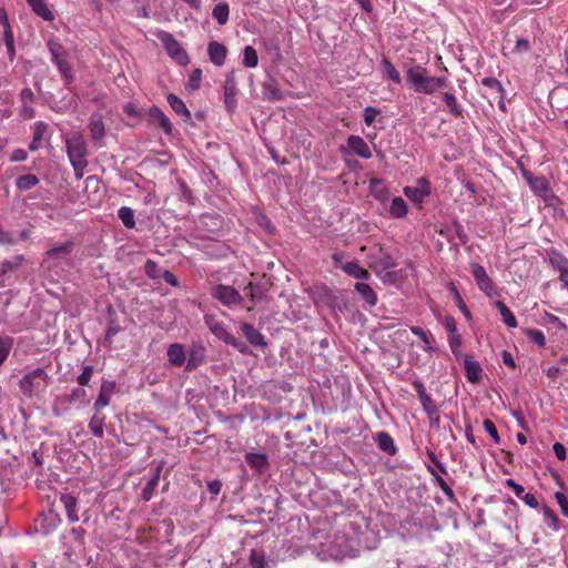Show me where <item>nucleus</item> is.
Segmentation results:
<instances>
[{
	"label": "nucleus",
	"instance_id": "1",
	"mask_svg": "<svg viewBox=\"0 0 568 568\" xmlns=\"http://www.w3.org/2000/svg\"><path fill=\"white\" fill-rule=\"evenodd\" d=\"M407 82L418 93L433 94L447 84V78L435 77L420 64H415L406 70Z\"/></svg>",
	"mask_w": 568,
	"mask_h": 568
},
{
	"label": "nucleus",
	"instance_id": "2",
	"mask_svg": "<svg viewBox=\"0 0 568 568\" xmlns=\"http://www.w3.org/2000/svg\"><path fill=\"white\" fill-rule=\"evenodd\" d=\"M363 261L368 267L377 273L395 267L394 258L376 243L365 240L357 250V262Z\"/></svg>",
	"mask_w": 568,
	"mask_h": 568
},
{
	"label": "nucleus",
	"instance_id": "3",
	"mask_svg": "<svg viewBox=\"0 0 568 568\" xmlns=\"http://www.w3.org/2000/svg\"><path fill=\"white\" fill-rule=\"evenodd\" d=\"M67 154L77 179H82L88 166V146L81 133L74 132L65 139Z\"/></svg>",
	"mask_w": 568,
	"mask_h": 568
},
{
	"label": "nucleus",
	"instance_id": "4",
	"mask_svg": "<svg viewBox=\"0 0 568 568\" xmlns=\"http://www.w3.org/2000/svg\"><path fill=\"white\" fill-rule=\"evenodd\" d=\"M47 47L49 52L51 53V61L58 68L61 77L65 81L67 84L73 81V73L71 64L69 63L70 54L68 50L63 47L60 39L57 37H51L47 41Z\"/></svg>",
	"mask_w": 568,
	"mask_h": 568
},
{
	"label": "nucleus",
	"instance_id": "5",
	"mask_svg": "<svg viewBox=\"0 0 568 568\" xmlns=\"http://www.w3.org/2000/svg\"><path fill=\"white\" fill-rule=\"evenodd\" d=\"M49 379L48 373L38 367L27 374L19 382V388L23 396L32 397L36 392L43 388Z\"/></svg>",
	"mask_w": 568,
	"mask_h": 568
},
{
	"label": "nucleus",
	"instance_id": "6",
	"mask_svg": "<svg viewBox=\"0 0 568 568\" xmlns=\"http://www.w3.org/2000/svg\"><path fill=\"white\" fill-rule=\"evenodd\" d=\"M156 38L161 41L168 54L181 65H186L190 61L186 51L180 42L168 31L160 30Z\"/></svg>",
	"mask_w": 568,
	"mask_h": 568
},
{
	"label": "nucleus",
	"instance_id": "7",
	"mask_svg": "<svg viewBox=\"0 0 568 568\" xmlns=\"http://www.w3.org/2000/svg\"><path fill=\"white\" fill-rule=\"evenodd\" d=\"M210 294L213 298L217 300L227 307L240 305L243 302L242 295L233 286L230 285H214L211 288Z\"/></svg>",
	"mask_w": 568,
	"mask_h": 568
},
{
	"label": "nucleus",
	"instance_id": "8",
	"mask_svg": "<svg viewBox=\"0 0 568 568\" xmlns=\"http://www.w3.org/2000/svg\"><path fill=\"white\" fill-rule=\"evenodd\" d=\"M469 267L478 288L487 296H493L496 294V285L488 276L485 267L475 262L470 263Z\"/></svg>",
	"mask_w": 568,
	"mask_h": 568
},
{
	"label": "nucleus",
	"instance_id": "9",
	"mask_svg": "<svg viewBox=\"0 0 568 568\" xmlns=\"http://www.w3.org/2000/svg\"><path fill=\"white\" fill-rule=\"evenodd\" d=\"M224 105L229 112H234L237 106L236 95L239 93L234 71L230 72L224 82Z\"/></svg>",
	"mask_w": 568,
	"mask_h": 568
},
{
	"label": "nucleus",
	"instance_id": "10",
	"mask_svg": "<svg viewBox=\"0 0 568 568\" xmlns=\"http://www.w3.org/2000/svg\"><path fill=\"white\" fill-rule=\"evenodd\" d=\"M432 192L430 182L426 178L417 179L416 186H406L404 194L415 203H423L424 199Z\"/></svg>",
	"mask_w": 568,
	"mask_h": 568
},
{
	"label": "nucleus",
	"instance_id": "11",
	"mask_svg": "<svg viewBox=\"0 0 568 568\" xmlns=\"http://www.w3.org/2000/svg\"><path fill=\"white\" fill-rule=\"evenodd\" d=\"M186 349L181 343H173L169 345L166 351L168 361L173 367H181L186 362Z\"/></svg>",
	"mask_w": 568,
	"mask_h": 568
},
{
	"label": "nucleus",
	"instance_id": "12",
	"mask_svg": "<svg viewBox=\"0 0 568 568\" xmlns=\"http://www.w3.org/2000/svg\"><path fill=\"white\" fill-rule=\"evenodd\" d=\"M241 331L251 345L260 348H265L267 346L264 335L252 324L243 323L241 325Z\"/></svg>",
	"mask_w": 568,
	"mask_h": 568
},
{
	"label": "nucleus",
	"instance_id": "13",
	"mask_svg": "<svg viewBox=\"0 0 568 568\" xmlns=\"http://www.w3.org/2000/svg\"><path fill=\"white\" fill-rule=\"evenodd\" d=\"M115 390V383L105 381L100 387V393L94 402V410H101L110 404L111 396Z\"/></svg>",
	"mask_w": 568,
	"mask_h": 568
},
{
	"label": "nucleus",
	"instance_id": "14",
	"mask_svg": "<svg viewBox=\"0 0 568 568\" xmlns=\"http://www.w3.org/2000/svg\"><path fill=\"white\" fill-rule=\"evenodd\" d=\"M60 503L63 505V508L65 509L69 523H78L80 519L78 515V499L70 494H62L60 496Z\"/></svg>",
	"mask_w": 568,
	"mask_h": 568
},
{
	"label": "nucleus",
	"instance_id": "15",
	"mask_svg": "<svg viewBox=\"0 0 568 568\" xmlns=\"http://www.w3.org/2000/svg\"><path fill=\"white\" fill-rule=\"evenodd\" d=\"M207 53L212 63L221 67L225 62L227 49L224 44L217 41H210L207 45Z\"/></svg>",
	"mask_w": 568,
	"mask_h": 568
},
{
	"label": "nucleus",
	"instance_id": "16",
	"mask_svg": "<svg viewBox=\"0 0 568 568\" xmlns=\"http://www.w3.org/2000/svg\"><path fill=\"white\" fill-rule=\"evenodd\" d=\"M21 100V110L20 114L26 119H32L36 115L34 109L32 106L34 94L31 89L24 88L20 92Z\"/></svg>",
	"mask_w": 568,
	"mask_h": 568
},
{
	"label": "nucleus",
	"instance_id": "17",
	"mask_svg": "<svg viewBox=\"0 0 568 568\" xmlns=\"http://www.w3.org/2000/svg\"><path fill=\"white\" fill-rule=\"evenodd\" d=\"M245 462L247 465L258 474H263L268 468V458L266 454L246 453Z\"/></svg>",
	"mask_w": 568,
	"mask_h": 568
},
{
	"label": "nucleus",
	"instance_id": "18",
	"mask_svg": "<svg viewBox=\"0 0 568 568\" xmlns=\"http://www.w3.org/2000/svg\"><path fill=\"white\" fill-rule=\"evenodd\" d=\"M374 440L377 443L378 448L387 455L394 456L397 454V446L395 445L393 437L387 432H378L375 435Z\"/></svg>",
	"mask_w": 568,
	"mask_h": 568
},
{
	"label": "nucleus",
	"instance_id": "19",
	"mask_svg": "<svg viewBox=\"0 0 568 568\" xmlns=\"http://www.w3.org/2000/svg\"><path fill=\"white\" fill-rule=\"evenodd\" d=\"M204 322L213 335L223 341L225 344L227 343L232 334L227 332L226 327L221 322L216 321L213 316L210 315L204 316Z\"/></svg>",
	"mask_w": 568,
	"mask_h": 568
},
{
	"label": "nucleus",
	"instance_id": "20",
	"mask_svg": "<svg viewBox=\"0 0 568 568\" xmlns=\"http://www.w3.org/2000/svg\"><path fill=\"white\" fill-rule=\"evenodd\" d=\"M204 353L202 345H193L189 351V357L186 356L185 369L189 372L196 369L204 362Z\"/></svg>",
	"mask_w": 568,
	"mask_h": 568
},
{
	"label": "nucleus",
	"instance_id": "21",
	"mask_svg": "<svg viewBox=\"0 0 568 568\" xmlns=\"http://www.w3.org/2000/svg\"><path fill=\"white\" fill-rule=\"evenodd\" d=\"M89 130L91 139L95 142L101 141L105 135V128L102 115L100 113H93L89 120Z\"/></svg>",
	"mask_w": 568,
	"mask_h": 568
},
{
	"label": "nucleus",
	"instance_id": "22",
	"mask_svg": "<svg viewBox=\"0 0 568 568\" xmlns=\"http://www.w3.org/2000/svg\"><path fill=\"white\" fill-rule=\"evenodd\" d=\"M464 368L467 379L470 383H478L481 376V366L477 361H474L470 355H466L464 359Z\"/></svg>",
	"mask_w": 568,
	"mask_h": 568
},
{
	"label": "nucleus",
	"instance_id": "23",
	"mask_svg": "<svg viewBox=\"0 0 568 568\" xmlns=\"http://www.w3.org/2000/svg\"><path fill=\"white\" fill-rule=\"evenodd\" d=\"M74 242L68 241L65 243L54 244L49 251L47 256L54 260H65L73 251Z\"/></svg>",
	"mask_w": 568,
	"mask_h": 568
},
{
	"label": "nucleus",
	"instance_id": "24",
	"mask_svg": "<svg viewBox=\"0 0 568 568\" xmlns=\"http://www.w3.org/2000/svg\"><path fill=\"white\" fill-rule=\"evenodd\" d=\"M32 11L45 21H53L54 13L44 0H26Z\"/></svg>",
	"mask_w": 568,
	"mask_h": 568
},
{
	"label": "nucleus",
	"instance_id": "25",
	"mask_svg": "<svg viewBox=\"0 0 568 568\" xmlns=\"http://www.w3.org/2000/svg\"><path fill=\"white\" fill-rule=\"evenodd\" d=\"M0 23L3 26V40L11 55L14 54V38L11 30L8 16L4 10L0 11Z\"/></svg>",
	"mask_w": 568,
	"mask_h": 568
},
{
	"label": "nucleus",
	"instance_id": "26",
	"mask_svg": "<svg viewBox=\"0 0 568 568\" xmlns=\"http://www.w3.org/2000/svg\"><path fill=\"white\" fill-rule=\"evenodd\" d=\"M149 114L150 116L158 122V124L162 128V130L166 133V134H171L172 133V130H173V125L170 121V119L163 113V111L158 108L156 105H153L150 110H149Z\"/></svg>",
	"mask_w": 568,
	"mask_h": 568
},
{
	"label": "nucleus",
	"instance_id": "27",
	"mask_svg": "<svg viewBox=\"0 0 568 568\" xmlns=\"http://www.w3.org/2000/svg\"><path fill=\"white\" fill-rule=\"evenodd\" d=\"M332 258L336 268H342L346 274L355 276V262L347 261L344 252H335Z\"/></svg>",
	"mask_w": 568,
	"mask_h": 568
},
{
	"label": "nucleus",
	"instance_id": "28",
	"mask_svg": "<svg viewBox=\"0 0 568 568\" xmlns=\"http://www.w3.org/2000/svg\"><path fill=\"white\" fill-rule=\"evenodd\" d=\"M104 422L105 415L100 410H95L90 419L89 428L91 433L98 438H103L104 436Z\"/></svg>",
	"mask_w": 568,
	"mask_h": 568
},
{
	"label": "nucleus",
	"instance_id": "29",
	"mask_svg": "<svg viewBox=\"0 0 568 568\" xmlns=\"http://www.w3.org/2000/svg\"><path fill=\"white\" fill-rule=\"evenodd\" d=\"M171 109L179 115L184 116V121L191 119V112L186 108L185 103L175 94L170 93L166 98Z\"/></svg>",
	"mask_w": 568,
	"mask_h": 568
},
{
	"label": "nucleus",
	"instance_id": "30",
	"mask_svg": "<svg viewBox=\"0 0 568 568\" xmlns=\"http://www.w3.org/2000/svg\"><path fill=\"white\" fill-rule=\"evenodd\" d=\"M357 295L367 304V306L372 307L376 305L377 295L368 284L357 283Z\"/></svg>",
	"mask_w": 568,
	"mask_h": 568
},
{
	"label": "nucleus",
	"instance_id": "31",
	"mask_svg": "<svg viewBox=\"0 0 568 568\" xmlns=\"http://www.w3.org/2000/svg\"><path fill=\"white\" fill-rule=\"evenodd\" d=\"M496 308L499 311L503 322L510 328H515L518 326L516 316L509 310V307L501 301L495 302Z\"/></svg>",
	"mask_w": 568,
	"mask_h": 568
},
{
	"label": "nucleus",
	"instance_id": "32",
	"mask_svg": "<svg viewBox=\"0 0 568 568\" xmlns=\"http://www.w3.org/2000/svg\"><path fill=\"white\" fill-rule=\"evenodd\" d=\"M381 67H382L383 75L385 78L395 82L396 84H399L402 82V78H400L398 70L387 58L384 57L382 59Z\"/></svg>",
	"mask_w": 568,
	"mask_h": 568
},
{
	"label": "nucleus",
	"instance_id": "33",
	"mask_svg": "<svg viewBox=\"0 0 568 568\" xmlns=\"http://www.w3.org/2000/svg\"><path fill=\"white\" fill-rule=\"evenodd\" d=\"M161 467H156L155 474L150 478L145 487L142 489L141 497L144 501L151 500L153 493L159 486Z\"/></svg>",
	"mask_w": 568,
	"mask_h": 568
},
{
	"label": "nucleus",
	"instance_id": "34",
	"mask_svg": "<svg viewBox=\"0 0 568 568\" xmlns=\"http://www.w3.org/2000/svg\"><path fill=\"white\" fill-rule=\"evenodd\" d=\"M40 183L39 178L36 174L27 173L23 175H20L16 180V186L20 191H28L32 187L37 186Z\"/></svg>",
	"mask_w": 568,
	"mask_h": 568
},
{
	"label": "nucleus",
	"instance_id": "35",
	"mask_svg": "<svg viewBox=\"0 0 568 568\" xmlns=\"http://www.w3.org/2000/svg\"><path fill=\"white\" fill-rule=\"evenodd\" d=\"M369 192L378 201L384 202L387 197V187L383 180L372 179L369 182Z\"/></svg>",
	"mask_w": 568,
	"mask_h": 568
},
{
	"label": "nucleus",
	"instance_id": "36",
	"mask_svg": "<svg viewBox=\"0 0 568 568\" xmlns=\"http://www.w3.org/2000/svg\"><path fill=\"white\" fill-rule=\"evenodd\" d=\"M443 101L447 105L448 111L453 116H455V118L463 116L464 110L460 106V104L457 102L455 94H453L450 92H445L443 94Z\"/></svg>",
	"mask_w": 568,
	"mask_h": 568
},
{
	"label": "nucleus",
	"instance_id": "37",
	"mask_svg": "<svg viewBox=\"0 0 568 568\" xmlns=\"http://www.w3.org/2000/svg\"><path fill=\"white\" fill-rule=\"evenodd\" d=\"M389 214L394 219H402L407 214V204L400 196H395L389 206Z\"/></svg>",
	"mask_w": 568,
	"mask_h": 568
},
{
	"label": "nucleus",
	"instance_id": "38",
	"mask_svg": "<svg viewBox=\"0 0 568 568\" xmlns=\"http://www.w3.org/2000/svg\"><path fill=\"white\" fill-rule=\"evenodd\" d=\"M59 521L58 515L43 516L38 523L37 529L41 530L43 535H49L57 528Z\"/></svg>",
	"mask_w": 568,
	"mask_h": 568
},
{
	"label": "nucleus",
	"instance_id": "39",
	"mask_svg": "<svg viewBox=\"0 0 568 568\" xmlns=\"http://www.w3.org/2000/svg\"><path fill=\"white\" fill-rule=\"evenodd\" d=\"M528 185L538 195L550 193L551 191L549 182L544 176H535L529 181Z\"/></svg>",
	"mask_w": 568,
	"mask_h": 568
},
{
	"label": "nucleus",
	"instance_id": "40",
	"mask_svg": "<svg viewBox=\"0 0 568 568\" xmlns=\"http://www.w3.org/2000/svg\"><path fill=\"white\" fill-rule=\"evenodd\" d=\"M266 291L267 290L263 285L254 284L252 282H250L245 287V292L253 304L261 301L266 295Z\"/></svg>",
	"mask_w": 568,
	"mask_h": 568
},
{
	"label": "nucleus",
	"instance_id": "41",
	"mask_svg": "<svg viewBox=\"0 0 568 568\" xmlns=\"http://www.w3.org/2000/svg\"><path fill=\"white\" fill-rule=\"evenodd\" d=\"M359 8L366 13L364 21L368 26H374L377 20V14L374 12V6L371 0H357Z\"/></svg>",
	"mask_w": 568,
	"mask_h": 568
},
{
	"label": "nucleus",
	"instance_id": "42",
	"mask_svg": "<svg viewBox=\"0 0 568 568\" xmlns=\"http://www.w3.org/2000/svg\"><path fill=\"white\" fill-rule=\"evenodd\" d=\"M230 8L226 2H220L215 4L212 11L213 18L219 24L224 26L229 20Z\"/></svg>",
	"mask_w": 568,
	"mask_h": 568
},
{
	"label": "nucleus",
	"instance_id": "43",
	"mask_svg": "<svg viewBox=\"0 0 568 568\" xmlns=\"http://www.w3.org/2000/svg\"><path fill=\"white\" fill-rule=\"evenodd\" d=\"M549 263L558 273L568 267V258L562 253L555 250L550 252Z\"/></svg>",
	"mask_w": 568,
	"mask_h": 568
},
{
	"label": "nucleus",
	"instance_id": "44",
	"mask_svg": "<svg viewBox=\"0 0 568 568\" xmlns=\"http://www.w3.org/2000/svg\"><path fill=\"white\" fill-rule=\"evenodd\" d=\"M243 65L246 68H255L258 64V55L252 45H246L243 50Z\"/></svg>",
	"mask_w": 568,
	"mask_h": 568
},
{
	"label": "nucleus",
	"instance_id": "45",
	"mask_svg": "<svg viewBox=\"0 0 568 568\" xmlns=\"http://www.w3.org/2000/svg\"><path fill=\"white\" fill-rule=\"evenodd\" d=\"M23 263V256L17 255L12 260H7L0 263V275L6 276L9 272L17 270Z\"/></svg>",
	"mask_w": 568,
	"mask_h": 568
},
{
	"label": "nucleus",
	"instance_id": "46",
	"mask_svg": "<svg viewBox=\"0 0 568 568\" xmlns=\"http://www.w3.org/2000/svg\"><path fill=\"white\" fill-rule=\"evenodd\" d=\"M118 216L125 227L133 229L135 226L134 212L131 207H120L118 211Z\"/></svg>",
	"mask_w": 568,
	"mask_h": 568
},
{
	"label": "nucleus",
	"instance_id": "47",
	"mask_svg": "<svg viewBox=\"0 0 568 568\" xmlns=\"http://www.w3.org/2000/svg\"><path fill=\"white\" fill-rule=\"evenodd\" d=\"M250 565L252 568H268L264 552L255 549L251 551Z\"/></svg>",
	"mask_w": 568,
	"mask_h": 568
},
{
	"label": "nucleus",
	"instance_id": "48",
	"mask_svg": "<svg viewBox=\"0 0 568 568\" xmlns=\"http://www.w3.org/2000/svg\"><path fill=\"white\" fill-rule=\"evenodd\" d=\"M263 94L267 100L278 101L283 98L281 90L274 83H264Z\"/></svg>",
	"mask_w": 568,
	"mask_h": 568
},
{
	"label": "nucleus",
	"instance_id": "49",
	"mask_svg": "<svg viewBox=\"0 0 568 568\" xmlns=\"http://www.w3.org/2000/svg\"><path fill=\"white\" fill-rule=\"evenodd\" d=\"M524 332L530 342L537 344L539 347H545L546 336L541 331L534 329V328H526Z\"/></svg>",
	"mask_w": 568,
	"mask_h": 568
},
{
	"label": "nucleus",
	"instance_id": "50",
	"mask_svg": "<svg viewBox=\"0 0 568 568\" xmlns=\"http://www.w3.org/2000/svg\"><path fill=\"white\" fill-rule=\"evenodd\" d=\"M435 483L443 490V493L445 494L448 501H450V503L457 501L454 490L450 488V486L445 481V479L442 476H436Z\"/></svg>",
	"mask_w": 568,
	"mask_h": 568
},
{
	"label": "nucleus",
	"instance_id": "51",
	"mask_svg": "<svg viewBox=\"0 0 568 568\" xmlns=\"http://www.w3.org/2000/svg\"><path fill=\"white\" fill-rule=\"evenodd\" d=\"M45 130H47V124L44 122H38L36 124L33 139L30 143V150L34 151L38 149V143L42 140Z\"/></svg>",
	"mask_w": 568,
	"mask_h": 568
},
{
	"label": "nucleus",
	"instance_id": "52",
	"mask_svg": "<svg viewBox=\"0 0 568 568\" xmlns=\"http://www.w3.org/2000/svg\"><path fill=\"white\" fill-rule=\"evenodd\" d=\"M410 331L415 336L419 337L423 341L425 351L432 349V335L429 333H427L419 326H413Z\"/></svg>",
	"mask_w": 568,
	"mask_h": 568
},
{
	"label": "nucleus",
	"instance_id": "53",
	"mask_svg": "<svg viewBox=\"0 0 568 568\" xmlns=\"http://www.w3.org/2000/svg\"><path fill=\"white\" fill-rule=\"evenodd\" d=\"M420 404L423 406L424 412L427 414L429 418L438 414V407L429 395L424 396V398L420 399Z\"/></svg>",
	"mask_w": 568,
	"mask_h": 568
},
{
	"label": "nucleus",
	"instance_id": "54",
	"mask_svg": "<svg viewBox=\"0 0 568 568\" xmlns=\"http://www.w3.org/2000/svg\"><path fill=\"white\" fill-rule=\"evenodd\" d=\"M542 514L545 516L546 523L550 528L554 530H558V523L559 519L554 510H551L548 506L544 505L542 507Z\"/></svg>",
	"mask_w": 568,
	"mask_h": 568
},
{
	"label": "nucleus",
	"instance_id": "55",
	"mask_svg": "<svg viewBox=\"0 0 568 568\" xmlns=\"http://www.w3.org/2000/svg\"><path fill=\"white\" fill-rule=\"evenodd\" d=\"M121 326L115 320H111L105 331V342L111 345L113 337L121 332Z\"/></svg>",
	"mask_w": 568,
	"mask_h": 568
},
{
	"label": "nucleus",
	"instance_id": "56",
	"mask_svg": "<svg viewBox=\"0 0 568 568\" xmlns=\"http://www.w3.org/2000/svg\"><path fill=\"white\" fill-rule=\"evenodd\" d=\"M481 84L486 88H489L498 93H500L501 95L504 94L505 90H504V87L503 84L500 83L499 80H497L496 78H493V77H486L481 80Z\"/></svg>",
	"mask_w": 568,
	"mask_h": 568
},
{
	"label": "nucleus",
	"instance_id": "57",
	"mask_svg": "<svg viewBox=\"0 0 568 568\" xmlns=\"http://www.w3.org/2000/svg\"><path fill=\"white\" fill-rule=\"evenodd\" d=\"M12 347V339L9 337L0 338V366L9 356L10 349Z\"/></svg>",
	"mask_w": 568,
	"mask_h": 568
},
{
	"label": "nucleus",
	"instance_id": "58",
	"mask_svg": "<svg viewBox=\"0 0 568 568\" xmlns=\"http://www.w3.org/2000/svg\"><path fill=\"white\" fill-rule=\"evenodd\" d=\"M93 375V367L90 365H85L83 367L82 373L78 376V384L82 387L88 386Z\"/></svg>",
	"mask_w": 568,
	"mask_h": 568
},
{
	"label": "nucleus",
	"instance_id": "59",
	"mask_svg": "<svg viewBox=\"0 0 568 568\" xmlns=\"http://www.w3.org/2000/svg\"><path fill=\"white\" fill-rule=\"evenodd\" d=\"M381 114V110L376 109V108H373V106H367L365 110H364V114H363V118H364V122L367 126H371L374 124L376 118Z\"/></svg>",
	"mask_w": 568,
	"mask_h": 568
},
{
	"label": "nucleus",
	"instance_id": "60",
	"mask_svg": "<svg viewBox=\"0 0 568 568\" xmlns=\"http://www.w3.org/2000/svg\"><path fill=\"white\" fill-rule=\"evenodd\" d=\"M483 425H484L485 430L490 435L491 439L496 444H499L500 443V436L498 434V430H497L495 424L491 420H489V419H485Z\"/></svg>",
	"mask_w": 568,
	"mask_h": 568
},
{
	"label": "nucleus",
	"instance_id": "61",
	"mask_svg": "<svg viewBox=\"0 0 568 568\" xmlns=\"http://www.w3.org/2000/svg\"><path fill=\"white\" fill-rule=\"evenodd\" d=\"M357 156L369 159L372 156L368 144L359 136H357Z\"/></svg>",
	"mask_w": 568,
	"mask_h": 568
},
{
	"label": "nucleus",
	"instance_id": "62",
	"mask_svg": "<svg viewBox=\"0 0 568 568\" xmlns=\"http://www.w3.org/2000/svg\"><path fill=\"white\" fill-rule=\"evenodd\" d=\"M202 80V70L194 69L189 78V87L193 90H197L200 88V83Z\"/></svg>",
	"mask_w": 568,
	"mask_h": 568
},
{
	"label": "nucleus",
	"instance_id": "63",
	"mask_svg": "<svg viewBox=\"0 0 568 568\" xmlns=\"http://www.w3.org/2000/svg\"><path fill=\"white\" fill-rule=\"evenodd\" d=\"M227 345L233 346L242 354L248 353V346L245 342L241 341L240 338L235 337L234 335L231 336V338L226 343Z\"/></svg>",
	"mask_w": 568,
	"mask_h": 568
},
{
	"label": "nucleus",
	"instance_id": "64",
	"mask_svg": "<svg viewBox=\"0 0 568 568\" xmlns=\"http://www.w3.org/2000/svg\"><path fill=\"white\" fill-rule=\"evenodd\" d=\"M555 498L560 506L561 513L565 517H568V499L566 495L561 491H557L555 494Z\"/></svg>",
	"mask_w": 568,
	"mask_h": 568
}]
</instances>
